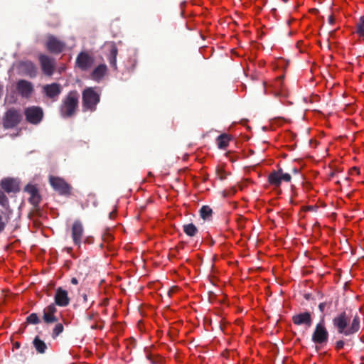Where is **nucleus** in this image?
<instances>
[{"mask_svg":"<svg viewBox=\"0 0 364 364\" xmlns=\"http://www.w3.org/2000/svg\"><path fill=\"white\" fill-rule=\"evenodd\" d=\"M350 322V317L346 311H342L335 316L332 323L335 328L340 334L348 336L357 333L360 327V318L358 314H355L353 320L348 327V323Z\"/></svg>","mask_w":364,"mask_h":364,"instance_id":"nucleus-1","label":"nucleus"},{"mask_svg":"<svg viewBox=\"0 0 364 364\" xmlns=\"http://www.w3.org/2000/svg\"><path fill=\"white\" fill-rule=\"evenodd\" d=\"M80 95L76 90L70 91L62 100L59 107L60 116L63 118L73 117L78 108Z\"/></svg>","mask_w":364,"mask_h":364,"instance_id":"nucleus-2","label":"nucleus"},{"mask_svg":"<svg viewBox=\"0 0 364 364\" xmlns=\"http://www.w3.org/2000/svg\"><path fill=\"white\" fill-rule=\"evenodd\" d=\"M82 107L84 111L94 112L100 101V95L93 87L85 88L82 95Z\"/></svg>","mask_w":364,"mask_h":364,"instance_id":"nucleus-3","label":"nucleus"},{"mask_svg":"<svg viewBox=\"0 0 364 364\" xmlns=\"http://www.w3.org/2000/svg\"><path fill=\"white\" fill-rule=\"evenodd\" d=\"M325 315L323 314L319 323L316 325L313 332L311 340L316 344H324L328 342V332L324 324Z\"/></svg>","mask_w":364,"mask_h":364,"instance_id":"nucleus-4","label":"nucleus"},{"mask_svg":"<svg viewBox=\"0 0 364 364\" xmlns=\"http://www.w3.org/2000/svg\"><path fill=\"white\" fill-rule=\"evenodd\" d=\"M22 116L20 112L14 108L8 109L3 117V127L5 129L16 127L21 122Z\"/></svg>","mask_w":364,"mask_h":364,"instance_id":"nucleus-5","label":"nucleus"},{"mask_svg":"<svg viewBox=\"0 0 364 364\" xmlns=\"http://www.w3.org/2000/svg\"><path fill=\"white\" fill-rule=\"evenodd\" d=\"M45 46L48 51L53 54H59L66 48V43L64 41L51 34L46 36Z\"/></svg>","mask_w":364,"mask_h":364,"instance_id":"nucleus-6","label":"nucleus"},{"mask_svg":"<svg viewBox=\"0 0 364 364\" xmlns=\"http://www.w3.org/2000/svg\"><path fill=\"white\" fill-rule=\"evenodd\" d=\"M26 119L31 124H39L43 117V109L38 106H31L26 108L24 111Z\"/></svg>","mask_w":364,"mask_h":364,"instance_id":"nucleus-7","label":"nucleus"},{"mask_svg":"<svg viewBox=\"0 0 364 364\" xmlns=\"http://www.w3.org/2000/svg\"><path fill=\"white\" fill-rule=\"evenodd\" d=\"M49 182L53 188L58 192L60 195L68 196L70 194L71 187L63 179L58 177L50 176Z\"/></svg>","mask_w":364,"mask_h":364,"instance_id":"nucleus-8","label":"nucleus"},{"mask_svg":"<svg viewBox=\"0 0 364 364\" xmlns=\"http://www.w3.org/2000/svg\"><path fill=\"white\" fill-rule=\"evenodd\" d=\"M38 60L43 73L47 76L53 75L55 68V59L45 54H41L38 56Z\"/></svg>","mask_w":364,"mask_h":364,"instance_id":"nucleus-9","label":"nucleus"},{"mask_svg":"<svg viewBox=\"0 0 364 364\" xmlns=\"http://www.w3.org/2000/svg\"><path fill=\"white\" fill-rule=\"evenodd\" d=\"M43 92L48 98L55 102L58 99L59 95L62 92V87L56 82L47 84L43 87Z\"/></svg>","mask_w":364,"mask_h":364,"instance_id":"nucleus-10","label":"nucleus"},{"mask_svg":"<svg viewBox=\"0 0 364 364\" xmlns=\"http://www.w3.org/2000/svg\"><path fill=\"white\" fill-rule=\"evenodd\" d=\"M84 233V228L80 220L74 221L71 228V235L73 243L78 247H80L82 238Z\"/></svg>","mask_w":364,"mask_h":364,"instance_id":"nucleus-11","label":"nucleus"},{"mask_svg":"<svg viewBox=\"0 0 364 364\" xmlns=\"http://www.w3.org/2000/svg\"><path fill=\"white\" fill-rule=\"evenodd\" d=\"M94 59L86 52H80L77 56L75 63L82 70H88L93 64Z\"/></svg>","mask_w":364,"mask_h":364,"instance_id":"nucleus-12","label":"nucleus"},{"mask_svg":"<svg viewBox=\"0 0 364 364\" xmlns=\"http://www.w3.org/2000/svg\"><path fill=\"white\" fill-rule=\"evenodd\" d=\"M292 322L296 326L304 325L309 328L312 325L311 314L309 311L301 312L292 316Z\"/></svg>","mask_w":364,"mask_h":364,"instance_id":"nucleus-13","label":"nucleus"},{"mask_svg":"<svg viewBox=\"0 0 364 364\" xmlns=\"http://www.w3.org/2000/svg\"><path fill=\"white\" fill-rule=\"evenodd\" d=\"M16 90L23 97L28 98L33 92V86L31 82L20 80L16 83Z\"/></svg>","mask_w":364,"mask_h":364,"instance_id":"nucleus-14","label":"nucleus"},{"mask_svg":"<svg viewBox=\"0 0 364 364\" xmlns=\"http://www.w3.org/2000/svg\"><path fill=\"white\" fill-rule=\"evenodd\" d=\"M1 187L7 193H15L20 191L18 182L13 178L3 179L1 181Z\"/></svg>","mask_w":364,"mask_h":364,"instance_id":"nucleus-15","label":"nucleus"},{"mask_svg":"<svg viewBox=\"0 0 364 364\" xmlns=\"http://www.w3.org/2000/svg\"><path fill=\"white\" fill-rule=\"evenodd\" d=\"M21 72L30 77L36 76L37 69L36 65L31 61H23L19 63Z\"/></svg>","mask_w":364,"mask_h":364,"instance_id":"nucleus-16","label":"nucleus"},{"mask_svg":"<svg viewBox=\"0 0 364 364\" xmlns=\"http://www.w3.org/2000/svg\"><path fill=\"white\" fill-rule=\"evenodd\" d=\"M55 303L59 306H67L70 303V299L67 291L58 287L54 297Z\"/></svg>","mask_w":364,"mask_h":364,"instance_id":"nucleus-17","label":"nucleus"},{"mask_svg":"<svg viewBox=\"0 0 364 364\" xmlns=\"http://www.w3.org/2000/svg\"><path fill=\"white\" fill-rule=\"evenodd\" d=\"M118 54V49L114 43L109 44V53L107 56V60L110 66L114 69L117 70V55Z\"/></svg>","mask_w":364,"mask_h":364,"instance_id":"nucleus-18","label":"nucleus"},{"mask_svg":"<svg viewBox=\"0 0 364 364\" xmlns=\"http://www.w3.org/2000/svg\"><path fill=\"white\" fill-rule=\"evenodd\" d=\"M107 72V65L105 64H100L92 70L91 73V77L95 81H100L103 78Z\"/></svg>","mask_w":364,"mask_h":364,"instance_id":"nucleus-19","label":"nucleus"},{"mask_svg":"<svg viewBox=\"0 0 364 364\" xmlns=\"http://www.w3.org/2000/svg\"><path fill=\"white\" fill-rule=\"evenodd\" d=\"M284 173L282 168H279L277 171H274L269 173L268 176L269 183L274 186L276 187H279L280 186V181L279 180V177Z\"/></svg>","mask_w":364,"mask_h":364,"instance_id":"nucleus-20","label":"nucleus"},{"mask_svg":"<svg viewBox=\"0 0 364 364\" xmlns=\"http://www.w3.org/2000/svg\"><path fill=\"white\" fill-rule=\"evenodd\" d=\"M33 345L36 352L40 354L45 353L48 348L46 343L42 341L38 336H36L34 338L33 341Z\"/></svg>","mask_w":364,"mask_h":364,"instance_id":"nucleus-21","label":"nucleus"},{"mask_svg":"<svg viewBox=\"0 0 364 364\" xmlns=\"http://www.w3.org/2000/svg\"><path fill=\"white\" fill-rule=\"evenodd\" d=\"M230 140V138L227 134H222L218 136L216 139L218 148L221 149H225L228 146Z\"/></svg>","mask_w":364,"mask_h":364,"instance_id":"nucleus-22","label":"nucleus"},{"mask_svg":"<svg viewBox=\"0 0 364 364\" xmlns=\"http://www.w3.org/2000/svg\"><path fill=\"white\" fill-rule=\"evenodd\" d=\"M183 230L189 237H194L198 233L197 227L193 223L183 225Z\"/></svg>","mask_w":364,"mask_h":364,"instance_id":"nucleus-23","label":"nucleus"},{"mask_svg":"<svg viewBox=\"0 0 364 364\" xmlns=\"http://www.w3.org/2000/svg\"><path fill=\"white\" fill-rule=\"evenodd\" d=\"M212 214L213 210L208 205H203L200 209V216L203 220H209Z\"/></svg>","mask_w":364,"mask_h":364,"instance_id":"nucleus-24","label":"nucleus"},{"mask_svg":"<svg viewBox=\"0 0 364 364\" xmlns=\"http://www.w3.org/2000/svg\"><path fill=\"white\" fill-rule=\"evenodd\" d=\"M43 321L48 324L56 323L58 321V318L57 316H55V315L47 313L44 311H43Z\"/></svg>","mask_w":364,"mask_h":364,"instance_id":"nucleus-25","label":"nucleus"},{"mask_svg":"<svg viewBox=\"0 0 364 364\" xmlns=\"http://www.w3.org/2000/svg\"><path fill=\"white\" fill-rule=\"evenodd\" d=\"M356 33L360 36H364V16H360L358 21L356 23Z\"/></svg>","mask_w":364,"mask_h":364,"instance_id":"nucleus-26","label":"nucleus"},{"mask_svg":"<svg viewBox=\"0 0 364 364\" xmlns=\"http://www.w3.org/2000/svg\"><path fill=\"white\" fill-rule=\"evenodd\" d=\"M64 330V326L61 323H57L53 328L51 333V337L53 339H55Z\"/></svg>","mask_w":364,"mask_h":364,"instance_id":"nucleus-27","label":"nucleus"},{"mask_svg":"<svg viewBox=\"0 0 364 364\" xmlns=\"http://www.w3.org/2000/svg\"><path fill=\"white\" fill-rule=\"evenodd\" d=\"M26 321L28 323H31V324H38L41 321L37 315V314L36 313H32L27 318H26Z\"/></svg>","mask_w":364,"mask_h":364,"instance_id":"nucleus-28","label":"nucleus"},{"mask_svg":"<svg viewBox=\"0 0 364 364\" xmlns=\"http://www.w3.org/2000/svg\"><path fill=\"white\" fill-rule=\"evenodd\" d=\"M29 202L35 207L38 206V204L41 202V196L39 193L34 196H30Z\"/></svg>","mask_w":364,"mask_h":364,"instance_id":"nucleus-29","label":"nucleus"},{"mask_svg":"<svg viewBox=\"0 0 364 364\" xmlns=\"http://www.w3.org/2000/svg\"><path fill=\"white\" fill-rule=\"evenodd\" d=\"M25 191L30 194V196H34L38 193V188L33 185H27L25 187Z\"/></svg>","mask_w":364,"mask_h":364,"instance_id":"nucleus-30","label":"nucleus"},{"mask_svg":"<svg viewBox=\"0 0 364 364\" xmlns=\"http://www.w3.org/2000/svg\"><path fill=\"white\" fill-rule=\"evenodd\" d=\"M0 205L4 208L9 205V200L3 191L0 190Z\"/></svg>","mask_w":364,"mask_h":364,"instance_id":"nucleus-31","label":"nucleus"},{"mask_svg":"<svg viewBox=\"0 0 364 364\" xmlns=\"http://www.w3.org/2000/svg\"><path fill=\"white\" fill-rule=\"evenodd\" d=\"M102 239L105 242H109L114 239V237L109 230H107L102 235Z\"/></svg>","mask_w":364,"mask_h":364,"instance_id":"nucleus-32","label":"nucleus"},{"mask_svg":"<svg viewBox=\"0 0 364 364\" xmlns=\"http://www.w3.org/2000/svg\"><path fill=\"white\" fill-rule=\"evenodd\" d=\"M43 311L47 313L52 314L55 315V314L57 311V309L54 304H51L48 305L46 309H44Z\"/></svg>","mask_w":364,"mask_h":364,"instance_id":"nucleus-33","label":"nucleus"},{"mask_svg":"<svg viewBox=\"0 0 364 364\" xmlns=\"http://www.w3.org/2000/svg\"><path fill=\"white\" fill-rule=\"evenodd\" d=\"M216 173L220 180H224L226 178L227 173L223 169L218 168L216 169Z\"/></svg>","mask_w":364,"mask_h":364,"instance_id":"nucleus-34","label":"nucleus"},{"mask_svg":"<svg viewBox=\"0 0 364 364\" xmlns=\"http://www.w3.org/2000/svg\"><path fill=\"white\" fill-rule=\"evenodd\" d=\"M291 179V175L287 173H284L282 175L280 176V177H279L280 183H282V181H284L285 182H289Z\"/></svg>","mask_w":364,"mask_h":364,"instance_id":"nucleus-35","label":"nucleus"},{"mask_svg":"<svg viewBox=\"0 0 364 364\" xmlns=\"http://www.w3.org/2000/svg\"><path fill=\"white\" fill-rule=\"evenodd\" d=\"M3 213L4 212L0 210V232L4 231L6 227V223L4 221L3 219Z\"/></svg>","mask_w":364,"mask_h":364,"instance_id":"nucleus-36","label":"nucleus"},{"mask_svg":"<svg viewBox=\"0 0 364 364\" xmlns=\"http://www.w3.org/2000/svg\"><path fill=\"white\" fill-rule=\"evenodd\" d=\"M344 345H345V343L342 340H340V341H338L336 343V349L339 350L341 349H342L343 347H344Z\"/></svg>","mask_w":364,"mask_h":364,"instance_id":"nucleus-37","label":"nucleus"},{"mask_svg":"<svg viewBox=\"0 0 364 364\" xmlns=\"http://www.w3.org/2000/svg\"><path fill=\"white\" fill-rule=\"evenodd\" d=\"M326 305H327L326 302H322V303L319 304L318 309H319L321 312L323 313L324 311Z\"/></svg>","mask_w":364,"mask_h":364,"instance_id":"nucleus-38","label":"nucleus"},{"mask_svg":"<svg viewBox=\"0 0 364 364\" xmlns=\"http://www.w3.org/2000/svg\"><path fill=\"white\" fill-rule=\"evenodd\" d=\"M85 243L92 244L94 242V238L92 237H87L84 240Z\"/></svg>","mask_w":364,"mask_h":364,"instance_id":"nucleus-39","label":"nucleus"},{"mask_svg":"<svg viewBox=\"0 0 364 364\" xmlns=\"http://www.w3.org/2000/svg\"><path fill=\"white\" fill-rule=\"evenodd\" d=\"M328 21L330 24L333 25L335 22V19L333 15H330L328 19Z\"/></svg>","mask_w":364,"mask_h":364,"instance_id":"nucleus-40","label":"nucleus"},{"mask_svg":"<svg viewBox=\"0 0 364 364\" xmlns=\"http://www.w3.org/2000/svg\"><path fill=\"white\" fill-rule=\"evenodd\" d=\"M97 315V314L95 313H90V314H88L87 316V318L89 319V320H92L94 319L95 316Z\"/></svg>","mask_w":364,"mask_h":364,"instance_id":"nucleus-41","label":"nucleus"},{"mask_svg":"<svg viewBox=\"0 0 364 364\" xmlns=\"http://www.w3.org/2000/svg\"><path fill=\"white\" fill-rule=\"evenodd\" d=\"M304 297L305 298L306 300H310L312 299V294L310 293H307L304 294Z\"/></svg>","mask_w":364,"mask_h":364,"instance_id":"nucleus-42","label":"nucleus"},{"mask_svg":"<svg viewBox=\"0 0 364 364\" xmlns=\"http://www.w3.org/2000/svg\"><path fill=\"white\" fill-rule=\"evenodd\" d=\"M147 358H148L149 360H151V363H152V364H156V363H157V361H156V360H155L154 358H152L151 357V355H148V356H147Z\"/></svg>","mask_w":364,"mask_h":364,"instance_id":"nucleus-43","label":"nucleus"},{"mask_svg":"<svg viewBox=\"0 0 364 364\" xmlns=\"http://www.w3.org/2000/svg\"><path fill=\"white\" fill-rule=\"evenodd\" d=\"M71 283H72L73 284H77L78 281H77V279L76 278L73 277V278H72V279H71Z\"/></svg>","mask_w":364,"mask_h":364,"instance_id":"nucleus-44","label":"nucleus"},{"mask_svg":"<svg viewBox=\"0 0 364 364\" xmlns=\"http://www.w3.org/2000/svg\"><path fill=\"white\" fill-rule=\"evenodd\" d=\"M14 347L16 348H19L21 347V343L19 342H15L14 343Z\"/></svg>","mask_w":364,"mask_h":364,"instance_id":"nucleus-45","label":"nucleus"},{"mask_svg":"<svg viewBox=\"0 0 364 364\" xmlns=\"http://www.w3.org/2000/svg\"><path fill=\"white\" fill-rule=\"evenodd\" d=\"M82 299H83V302H87V296L86 294H83L82 295Z\"/></svg>","mask_w":364,"mask_h":364,"instance_id":"nucleus-46","label":"nucleus"},{"mask_svg":"<svg viewBox=\"0 0 364 364\" xmlns=\"http://www.w3.org/2000/svg\"><path fill=\"white\" fill-rule=\"evenodd\" d=\"M292 173L294 174H297L299 173V169L297 168H293Z\"/></svg>","mask_w":364,"mask_h":364,"instance_id":"nucleus-47","label":"nucleus"},{"mask_svg":"<svg viewBox=\"0 0 364 364\" xmlns=\"http://www.w3.org/2000/svg\"><path fill=\"white\" fill-rule=\"evenodd\" d=\"M334 175H335V173H334L333 171H331V172L329 173V177H330V178H332V177H333V176H334Z\"/></svg>","mask_w":364,"mask_h":364,"instance_id":"nucleus-48","label":"nucleus"},{"mask_svg":"<svg viewBox=\"0 0 364 364\" xmlns=\"http://www.w3.org/2000/svg\"><path fill=\"white\" fill-rule=\"evenodd\" d=\"M306 210H313V207L312 206H308V207L306 208Z\"/></svg>","mask_w":364,"mask_h":364,"instance_id":"nucleus-49","label":"nucleus"},{"mask_svg":"<svg viewBox=\"0 0 364 364\" xmlns=\"http://www.w3.org/2000/svg\"><path fill=\"white\" fill-rule=\"evenodd\" d=\"M114 215V213L112 212L109 213V218H112L113 215Z\"/></svg>","mask_w":364,"mask_h":364,"instance_id":"nucleus-50","label":"nucleus"},{"mask_svg":"<svg viewBox=\"0 0 364 364\" xmlns=\"http://www.w3.org/2000/svg\"><path fill=\"white\" fill-rule=\"evenodd\" d=\"M177 287H172L171 289V291H173L175 289H176Z\"/></svg>","mask_w":364,"mask_h":364,"instance_id":"nucleus-51","label":"nucleus"}]
</instances>
